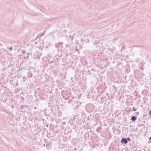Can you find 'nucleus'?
Wrapping results in <instances>:
<instances>
[{
    "label": "nucleus",
    "instance_id": "45",
    "mask_svg": "<svg viewBox=\"0 0 151 151\" xmlns=\"http://www.w3.org/2000/svg\"><path fill=\"white\" fill-rule=\"evenodd\" d=\"M150 143H151V140H150Z\"/></svg>",
    "mask_w": 151,
    "mask_h": 151
},
{
    "label": "nucleus",
    "instance_id": "13",
    "mask_svg": "<svg viewBox=\"0 0 151 151\" xmlns=\"http://www.w3.org/2000/svg\"><path fill=\"white\" fill-rule=\"evenodd\" d=\"M69 37L70 39L72 41L74 38V36H73L70 35Z\"/></svg>",
    "mask_w": 151,
    "mask_h": 151
},
{
    "label": "nucleus",
    "instance_id": "21",
    "mask_svg": "<svg viewBox=\"0 0 151 151\" xmlns=\"http://www.w3.org/2000/svg\"><path fill=\"white\" fill-rule=\"evenodd\" d=\"M12 47H11L9 48V49L10 51H11L12 50Z\"/></svg>",
    "mask_w": 151,
    "mask_h": 151
},
{
    "label": "nucleus",
    "instance_id": "29",
    "mask_svg": "<svg viewBox=\"0 0 151 151\" xmlns=\"http://www.w3.org/2000/svg\"><path fill=\"white\" fill-rule=\"evenodd\" d=\"M77 150V148H74V150Z\"/></svg>",
    "mask_w": 151,
    "mask_h": 151
},
{
    "label": "nucleus",
    "instance_id": "22",
    "mask_svg": "<svg viewBox=\"0 0 151 151\" xmlns=\"http://www.w3.org/2000/svg\"><path fill=\"white\" fill-rule=\"evenodd\" d=\"M133 149L135 150H137V148H136V146L134 145V146Z\"/></svg>",
    "mask_w": 151,
    "mask_h": 151
},
{
    "label": "nucleus",
    "instance_id": "14",
    "mask_svg": "<svg viewBox=\"0 0 151 151\" xmlns=\"http://www.w3.org/2000/svg\"><path fill=\"white\" fill-rule=\"evenodd\" d=\"M75 51H77V52H78V53H79V49L77 48V47H76V48H75Z\"/></svg>",
    "mask_w": 151,
    "mask_h": 151
},
{
    "label": "nucleus",
    "instance_id": "39",
    "mask_svg": "<svg viewBox=\"0 0 151 151\" xmlns=\"http://www.w3.org/2000/svg\"><path fill=\"white\" fill-rule=\"evenodd\" d=\"M140 119H141V118H139V121H140Z\"/></svg>",
    "mask_w": 151,
    "mask_h": 151
},
{
    "label": "nucleus",
    "instance_id": "4",
    "mask_svg": "<svg viewBox=\"0 0 151 151\" xmlns=\"http://www.w3.org/2000/svg\"><path fill=\"white\" fill-rule=\"evenodd\" d=\"M131 139L130 138H125L123 137L121 139V142L125 144H127L128 141H130Z\"/></svg>",
    "mask_w": 151,
    "mask_h": 151
},
{
    "label": "nucleus",
    "instance_id": "32",
    "mask_svg": "<svg viewBox=\"0 0 151 151\" xmlns=\"http://www.w3.org/2000/svg\"><path fill=\"white\" fill-rule=\"evenodd\" d=\"M52 62H55L54 61H51V62H50V63H51Z\"/></svg>",
    "mask_w": 151,
    "mask_h": 151
},
{
    "label": "nucleus",
    "instance_id": "12",
    "mask_svg": "<svg viewBox=\"0 0 151 151\" xmlns=\"http://www.w3.org/2000/svg\"><path fill=\"white\" fill-rule=\"evenodd\" d=\"M26 105H25V106H24L23 105H21L20 106L19 108H21L22 109H23L24 108L25 106H26Z\"/></svg>",
    "mask_w": 151,
    "mask_h": 151
},
{
    "label": "nucleus",
    "instance_id": "9",
    "mask_svg": "<svg viewBox=\"0 0 151 151\" xmlns=\"http://www.w3.org/2000/svg\"><path fill=\"white\" fill-rule=\"evenodd\" d=\"M99 140V139L97 138H95V139H93L92 142L93 144L95 143V142H98L97 140Z\"/></svg>",
    "mask_w": 151,
    "mask_h": 151
},
{
    "label": "nucleus",
    "instance_id": "7",
    "mask_svg": "<svg viewBox=\"0 0 151 151\" xmlns=\"http://www.w3.org/2000/svg\"><path fill=\"white\" fill-rule=\"evenodd\" d=\"M90 118H89V116H88L87 118V124L88 126H89L90 124L91 123V121L90 120Z\"/></svg>",
    "mask_w": 151,
    "mask_h": 151
},
{
    "label": "nucleus",
    "instance_id": "15",
    "mask_svg": "<svg viewBox=\"0 0 151 151\" xmlns=\"http://www.w3.org/2000/svg\"><path fill=\"white\" fill-rule=\"evenodd\" d=\"M148 114L151 117V109L148 112Z\"/></svg>",
    "mask_w": 151,
    "mask_h": 151
},
{
    "label": "nucleus",
    "instance_id": "24",
    "mask_svg": "<svg viewBox=\"0 0 151 151\" xmlns=\"http://www.w3.org/2000/svg\"><path fill=\"white\" fill-rule=\"evenodd\" d=\"M94 123H95V121L93 120V122H92V121H91V123L93 125V124Z\"/></svg>",
    "mask_w": 151,
    "mask_h": 151
},
{
    "label": "nucleus",
    "instance_id": "28",
    "mask_svg": "<svg viewBox=\"0 0 151 151\" xmlns=\"http://www.w3.org/2000/svg\"><path fill=\"white\" fill-rule=\"evenodd\" d=\"M86 42H89V40L86 39Z\"/></svg>",
    "mask_w": 151,
    "mask_h": 151
},
{
    "label": "nucleus",
    "instance_id": "38",
    "mask_svg": "<svg viewBox=\"0 0 151 151\" xmlns=\"http://www.w3.org/2000/svg\"><path fill=\"white\" fill-rule=\"evenodd\" d=\"M108 95H109V94H108V93H107L106 94V95H107V96Z\"/></svg>",
    "mask_w": 151,
    "mask_h": 151
},
{
    "label": "nucleus",
    "instance_id": "2",
    "mask_svg": "<svg viewBox=\"0 0 151 151\" xmlns=\"http://www.w3.org/2000/svg\"><path fill=\"white\" fill-rule=\"evenodd\" d=\"M93 118L92 119V122H93V121H95V123L93 124V125H96L97 124V121H99L100 119V117L99 115L98 114H95L93 116Z\"/></svg>",
    "mask_w": 151,
    "mask_h": 151
},
{
    "label": "nucleus",
    "instance_id": "27",
    "mask_svg": "<svg viewBox=\"0 0 151 151\" xmlns=\"http://www.w3.org/2000/svg\"><path fill=\"white\" fill-rule=\"evenodd\" d=\"M14 85L15 86H17L18 85V83H17V82L15 83Z\"/></svg>",
    "mask_w": 151,
    "mask_h": 151
},
{
    "label": "nucleus",
    "instance_id": "35",
    "mask_svg": "<svg viewBox=\"0 0 151 151\" xmlns=\"http://www.w3.org/2000/svg\"><path fill=\"white\" fill-rule=\"evenodd\" d=\"M13 78L12 77V80H10V81H13Z\"/></svg>",
    "mask_w": 151,
    "mask_h": 151
},
{
    "label": "nucleus",
    "instance_id": "19",
    "mask_svg": "<svg viewBox=\"0 0 151 151\" xmlns=\"http://www.w3.org/2000/svg\"><path fill=\"white\" fill-rule=\"evenodd\" d=\"M24 99V98L22 97L21 96L20 97V100L21 101H23Z\"/></svg>",
    "mask_w": 151,
    "mask_h": 151
},
{
    "label": "nucleus",
    "instance_id": "5",
    "mask_svg": "<svg viewBox=\"0 0 151 151\" xmlns=\"http://www.w3.org/2000/svg\"><path fill=\"white\" fill-rule=\"evenodd\" d=\"M63 44V43L62 42H59L57 44H55V46L56 48H59Z\"/></svg>",
    "mask_w": 151,
    "mask_h": 151
},
{
    "label": "nucleus",
    "instance_id": "3",
    "mask_svg": "<svg viewBox=\"0 0 151 151\" xmlns=\"http://www.w3.org/2000/svg\"><path fill=\"white\" fill-rule=\"evenodd\" d=\"M102 42H101V40L97 41H96L94 43L95 46L96 47L95 50L98 51L100 50V46L101 45Z\"/></svg>",
    "mask_w": 151,
    "mask_h": 151
},
{
    "label": "nucleus",
    "instance_id": "33",
    "mask_svg": "<svg viewBox=\"0 0 151 151\" xmlns=\"http://www.w3.org/2000/svg\"><path fill=\"white\" fill-rule=\"evenodd\" d=\"M88 134H88V132H87V133H86V135H88Z\"/></svg>",
    "mask_w": 151,
    "mask_h": 151
},
{
    "label": "nucleus",
    "instance_id": "36",
    "mask_svg": "<svg viewBox=\"0 0 151 151\" xmlns=\"http://www.w3.org/2000/svg\"><path fill=\"white\" fill-rule=\"evenodd\" d=\"M45 146V144H44L43 145V146Z\"/></svg>",
    "mask_w": 151,
    "mask_h": 151
},
{
    "label": "nucleus",
    "instance_id": "44",
    "mask_svg": "<svg viewBox=\"0 0 151 151\" xmlns=\"http://www.w3.org/2000/svg\"><path fill=\"white\" fill-rule=\"evenodd\" d=\"M84 40L85 41H86V40H85V39H84V40Z\"/></svg>",
    "mask_w": 151,
    "mask_h": 151
},
{
    "label": "nucleus",
    "instance_id": "26",
    "mask_svg": "<svg viewBox=\"0 0 151 151\" xmlns=\"http://www.w3.org/2000/svg\"><path fill=\"white\" fill-rule=\"evenodd\" d=\"M45 33V31H44L43 32V33H42V34H41V35H40V36H42Z\"/></svg>",
    "mask_w": 151,
    "mask_h": 151
},
{
    "label": "nucleus",
    "instance_id": "10",
    "mask_svg": "<svg viewBox=\"0 0 151 151\" xmlns=\"http://www.w3.org/2000/svg\"><path fill=\"white\" fill-rule=\"evenodd\" d=\"M137 107H136L135 106H134V107H133V108H132L133 110L134 111H136L137 110Z\"/></svg>",
    "mask_w": 151,
    "mask_h": 151
},
{
    "label": "nucleus",
    "instance_id": "8",
    "mask_svg": "<svg viewBox=\"0 0 151 151\" xmlns=\"http://www.w3.org/2000/svg\"><path fill=\"white\" fill-rule=\"evenodd\" d=\"M29 53H27L26 54V55L24 57V58H27V60L29 57Z\"/></svg>",
    "mask_w": 151,
    "mask_h": 151
},
{
    "label": "nucleus",
    "instance_id": "17",
    "mask_svg": "<svg viewBox=\"0 0 151 151\" xmlns=\"http://www.w3.org/2000/svg\"><path fill=\"white\" fill-rule=\"evenodd\" d=\"M72 99L69 100H68V103L69 104H70V103H72Z\"/></svg>",
    "mask_w": 151,
    "mask_h": 151
},
{
    "label": "nucleus",
    "instance_id": "42",
    "mask_svg": "<svg viewBox=\"0 0 151 151\" xmlns=\"http://www.w3.org/2000/svg\"><path fill=\"white\" fill-rule=\"evenodd\" d=\"M42 120L43 121H44V119H42Z\"/></svg>",
    "mask_w": 151,
    "mask_h": 151
},
{
    "label": "nucleus",
    "instance_id": "31",
    "mask_svg": "<svg viewBox=\"0 0 151 151\" xmlns=\"http://www.w3.org/2000/svg\"><path fill=\"white\" fill-rule=\"evenodd\" d=\"M21 112H22L23 113H24L25 112V111H21Z\"/></svg>",
    "mask_w": 151,
    "mask_h": 151
},
{
    "label": "nucleus",
    "instance_id": "1",
    "mask_svg": "<svg viewBox=\"0 0 151 151\" xmlns=\"http://www.w3.org/2000/svg\"><path fill=\"white\" fill-rule=\"evenodd\" d=\"M86 109L88 112H91L94 110V106L93 104H88L86 106Z\"/></svg>",
    "mask_w": 151,
    "mask_h": 151
},
{
    "label": "nucleus",
    "instance_id": "30",
    "mask_svg": "<svg viewBox=\"0 0 151 151\" xmlns=\"http://www.w3.org/2000/svg\"><path fill=\"white\" fill-rule=\"evenodd\" d=\"M94 70V69L93 68L91 69V71H93Z\"/></svg>",
    "mask_w": 151,
    "mask_h": 151
},
{
    "label": "nucleus",
    "instance_id": "41",
    "mask_svg": "<svg viewBox=\"0 0 151 151\" xmlns=\"http://www.w3.org/2000/svg\"><path fill=\"white\" fill-rule=\"evenodd\" d=\"M35 120H36L37 119V118H35Z\"/></svg>",
    "mask_w": 151,
    "mask_h": 151
},
{
    "label": "nucleus",
    "instance_id": "40",
    "mask_svg": "<svg viewBox=\"0 0 151 151\" xmlns=\"http://www.w3.org/2000/svg\"><path fill=\"white\" fill-rule=\"evenodd\" d=\"M149 139H151V137H150L149 138Z\"/></svg>",
    "mask_w": 151,
    "mask_h": 151
},
{
    "label": "nucleus",
    "instance_id": "34",
    "mask_svg": "<svg viewBox=\"0 0 151 151\" xmlns=\"http://www.w3.org/2000/svg\"><path fill=\"white\" fill-rule=\"evenodd\" d=\"M36 108H37L36 107V106H35V107H34V109H36Z\"/></svg>",
    "mask_w": 151,
    "mask_h": 151
},
{
    "label": "nucleus",
    "instance_id": "6",
    "mask_svg": "<svg viewBox=\"0 0 151 151\" xmlns=\"http://www.w3.org/2000/svg\"><path fill=\"white\" fill-rule=\"evenodd\" d=\"M137 119V117L135 116H131L130 120H131L132 122H134Z\"/></svg>",
    "mask_w": 151,
    "mask_h": 151
},
{
    "label": "nucleus",
    "instance_id": "16",
    "mask_svg": "<svg viewBox=\"0 0 151 151\" xmlns=\"http://www.w3.org/2000/svg\"><path fill=\"white\" fill-rule=\"evenodd\" d=\"M125 48V46L124 45H123L121 48V50H122L123 49H124Z\"/></svg>",
    "mask_w": 151,
    "mask_h": 151
},
{
    "label": "nucleus",
    "instance_id": "37",
    "mask_svg": "<svg viewBox=\"0 0 151 151\" xmlns=\"http://www.w3.org/2000/svg\"><path fill=\"white\" fill-rule=\"evenodd\" d=\"M48 145H49V144L48 143L46 145V147H47Z\"/></svg>",
    "mask_w": 151,
    "mask_h": 151
},
{
    "label": "nucleus",
    "instance_id": "18",
    "mask_svg": "<svg viewBox=\"0 0 151 151\" xmlns=\"http://www.w3.org/2000/svg\"><path fill=\"white\" fill-rule=\"evenodd\" d=\"M91 70H87V72H88V73L89 74H90L91 75V73H92L90 72Z\"/></svg>",
    "mask_w": 151,
    "mask_h": 151
},
{
    "label": "nucleus",
    "instance_id": "11",
    "mask_svg": "<svg viewBox=\"0 0 151 151\" xmlns=\"http://www.w3.org/2000/svg\"><path fill=\"white\" fill-rule=\"evenodd\" d=\"M99 143L98 142H95V143H93V145L94 146H97L99 145Z\"/></svg>",
    "mask_w": 151,
    "mask_h": 151
},
{
    "label": "nucleus",
    "instance_id": "23",
    "mask_svg": "<svg viewBox=\"0 0 151 151\" xmlns=\"http://www.w3.org/2000/svg\"><path fill=\"white\" fill-rule=\"evenodd\" d=\"M26 52L25 50H23L22 52V53L23 55H24L25 53Z\"/></svg>",
    "mask_w": 151,
    "mask_h": 151
},
{
    "label": "nucleus",
    "instance_id": "43",
    "mask_svg": "<svg viewBox=\"0 0 151 151\" xmlns=\"http://www.w3.org/2000/svg\"><path fill=\"white\" fill-rule=\"evenodd\" d=\"M47 127H48V124H47Z\"/></svg>",
    "mask_w": 151,
    "mask_h": 151
},
{
    "label": "nucleus",
    "instance_id": "25",
    "mask_svg": "<svg viewBox=\"0 0 151 151\" xmlns=\"http://www.w3.org/2000/svg\"><path fill=\"white\" fill-rule=\"evenodd\" d=\"M135 114L136 115H139V113L138 111H137L135 113Z\"/></svg>",
    "mask_w": 151,
    "mask_h": 151
},
{
    "label": "nucleus",
    "instance_id": "20",
    "mask_svg": "<svg viewBox=\"0 0 151 151\" xmlns=\"http://www.w3.org/2000/svg\"><path fill=\"white\" fill-rule=\"evenodd\" d=\"M147 113L145 112L143 114V116L146 117L147 115Z\"/></svg>",
    "mask_w": 151,
    "mask_h": 151
}]
</instances>
